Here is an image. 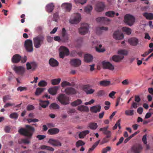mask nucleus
I'll list each match as a JSON object with an SVG mask.
<instances>
[{"label": "nucleus", "instance_id": "1", "mask_svg": "<svg viewBox=\"0 0 153 153\" xmlns=\"http://www.w3.org/2000/svg\"><path fill=\"white\" fill-rule=\"evenodd\" d=\"M35 131L34 128L29 125H26L25 128H21L18 130V132L21 134L27 137L26 139L21 140V142L25 144H29L30 142L28 140L31 139Z\"/></svg>", "mask_w": 153, "mask_h": 153}, {"label": "nucleus", "instance_id": "2", "mask_svg": "<svg viewBox=\"0 0 153 153\" xmlns=\"http://www.w3.org/2000/svg\"><path fill=\"white\" fill-rule=\"evenodd\" d=\"M45 36L43 35L40 34L33 38L34 46L37 48H39L44 44Z\"/></svg>", "mask_w": 153, "mask_h": 153}, {"label": "nucleus", "instance_id": "3", "mask_svg": "<svg viewBox=\"0 0 153 153\" xmlns=\"http://www.w3.org/2000/svg\"><path fill=\"white\" fill-rule=\"evenodd\" d=\"M124 21L126 24L131 26L134 23L135 18L131 15L129 14H126L124 16Z\"/></svg>", "mask_w": 153, "mask_h": 153}, {"label": "nucleus", "instance_id": "4", "mask_svg": "<svg viewBox=\"0 0 153 153\" xmlns=\"http://www.w3.org/2000/svg\"><path fill=\"white\" fill-rule=\"evenodd\" d=\"M58 101L63 105H66L69 103V97L64 94H59L57 97Z\"/></svg>", "mask_w": 153, "mask_h": 153}, {"label": "nucleus", "instance_id": "5", "mask_svg": "<svg viewBox=\"0 0 153 153\" xmlns=\"http://www.w3.org/2000/svg\"><path fill=\"white\" fill-rule=\"evenodd\" d=\"M89 28V25L88 24H82L78 29L79 32L81 35H85L88 32Z\"/></svg>", "mask_w": 153, "mask_h": 153}, {"label": "nucleus", "instance_id": "6", "mask_svg": "<svg viewBox=\"0 0 153 153\" xmlns=\"http://www.w3.org/2000/svg\"><path fill=\"white\" fill-rule=\"evenodd\" d=\"M91 85L89 84H87L82 86V90L86 92V94H91L95 91L94 89L91 88Z\"/></svg>", "mask_w": 153, "mask_h": 153}, {"label": "nucleus", "instance_id": "7", "mask_svg": "<svg viewBox=\"0 0 153 153\" xmlns=\"http://www.w3.org/2000/svg\"><path fill=\"white\" fill-rule=\"evenodd\" d=\"M59 49L61 51L59 54L60 58H63L65 55L66 56L69 55V50L66 47L64 46H61L60 47Z\"/></svg>", "mask_w": 153, "mask_h": 153}, {"label": "nucleus", "instance_id": "8", "mask_svg": "<svg viewBox=\"0 0 153 153\" xmlns=\"http://www.w3.org/2000/svg\"><path fill=\"white\" fill-rule=\"evenodd\" d=\"M25 46L27 51L32 52L33 51L32 41L30 39H27L25 42Z\"/></svg>", "mask_w": 153, "mask_h": 153}, {"label": "nucleus", "instance_id": "9", "mask_svg": "<svg viewBox=\"0 0 153 153\" xmlns=\"http://www.w3.org/2000/svg\"><path fill=\"white\" fill-rule=\"evenodd\" d=\"M96 21L97 22L104 23L106 25L109 24L111 21L110 19L104 17H98L96 19Z\"/></svg>", "mask_w": 153, "mask_h": 153}, {"label": "nucleus", "instance_id": "10", "mask_svg": "<svg viewBox=\"0 0 153 153\" xmlns=\"http://www.w3.org/2000/svg\"><path fill=\"white\" fill-rule=\"evenodd\" d=\"M74 18L71 19L70 20V22L72 24H77L79 23L81 19V16L78 13H76L74 14Z\"/></svg>", "mask_w": 153, "mask_h": 153}, {"label": "nucleus", "instance_id": "11", "mask_svg": "<svg viewBox=\"0 0 153 153\" xmlns=\"http://www.w3.org/2000/svg\"><path fill=\"white\" fill-rule=\"evenodd\" d=\"M103 67L104 69L113 70L114 69V66L110 62L103 61L102 62Z\"/></svg>", "mask_w": 153, "mask_h": 153}, {"label": "nucleus", "instance_id": "12", "mask_svg": "<svg viewBox=\"0 0 153 153\" xmlns=\"http://www.w3.org/2000/svg\"><path fill=\"white\" fill-rule=\"evenodd\" d=\"M113 37L114 39L116 40H120L123 39L124 36L123 33H122L118 30L115 31L113 34Z\"/></svg>", "mask_w": 153, "mask_h": 153}, {"label": "nucleus", "instance_id": "13", "mask_svg": "<svg viewBox=\"0 0 153 153\" xmlns=\"http://www.w3.org/2000/svg\"><path fill=\"white\" fill-rule=\"evenodd\" d=\"M64 92L68 95H73L76 93V89L71 87L66 88L64 90Z\"/></svg>", "mask_w": 153, "mask_h": 153}, {"label": "nucleus", "instance_id": "14", "mask_svg": "<svg viewBox=\"0 0 153 153\" xmlns=\"http://www.w3.org/2000/svg\"><path fill=\"white\" fill-rule=\"evenodd\" d=\"M48 143L53 146H60L62 145L61 143L59 140L53 139H49L48 141Z\"/></svg>", "mask_w": 153, "mask_h": 153}, {"label": "nucleus", "instance_id": "15", "mask_svg": "<svg viewBox=\"0 0 153 153\" xmlns=\"http://www.w3.org/2000/svg\"><path fill=\"white\" fill-rule=\"evenodd\" d=\"M108 126H107L100 129V131H102L104 134L106 135V137L107 138L110 137L111 134V131L108 130Z\"/></svg>", "mask_w": 153, "mask_h": 153}, {"label": "nucleus", "instance_id": "16", "mask_svg": "<svg viewBox=\"0 0 153 153\" xmlns=\"http://www.w3.org/2000/svg\"><path fill=\"white\" fill-rule=\"evenodd\" d=\"M105 8V5L103 3L98 2L96 5L95 10L98 12H100L103 10Z\"/></svg>", "mask_w": 153, "mask_h": 153}, {"label": "nucleus", "instance_id": "17", "mask_svg": "<svg viewBox=\"0 0 153 153\" xmlns=\"http://www.w3.org/2000/svg\"><path fill=\"white\" fill-rule=\"evenodd\" d=\"M13 70L15 71L17 74L22 75L24 72V68L22 66H15L13 68Z\"/></svg>", "mask_w": 153, "mask_h": 153}, {"label": "nucleus", "instance_id": "18", "mask_svg": "<svg viewBox=\"0 0 153 153\" xmlns=\"http://www.w3.org/2000/svg\"><path fill=\"white\" fill-rule=\"evenodd\" d=\"M128 41L131 45L133 46H136L139 42L138 39L136 38H131L128 39Z\"/></svg>", "mask_w": 153, "mask_h": 153}, {"label": "nucleus", "instance_id": "19", "mask_svg": "<svg viewBox=\"0 0 153 153\" xmlns=\"http://www.w3.org/2000/svg\"><path fill=\"white\" fill-rule=\"evenodd\" d=\"M143 149L141 145H138L134 146L132 147V149L135 153H140L141 152Z\"/></svg>", "mask_w": 153, "mask_h": 153}, {"label": "nucleus", "instance_id": "20", "mask_svg": "<svg viewBox=\"0 0 153 153\" xmlns=\"http://www.w3.org/2000/svg\"><path fill=\"white\" fill-rule=\"evenodd\" d=\"M71 63L74 66H79L81 64V62L79 59H74L71 60Z\"/></svg>", "mask_w": 153, "mask_h": 153}, {"label": "nucleus", "instance_id": "21", "mask_svg": "<svg viewBox=\"0 0 153 153\" xmlns=\"http://www.w3.org/2000/svg\"><path fill=\"white\" fill-rule=\"evenodd\" d=\"M58 88H59L58 86H54L48 90V92L50 94L54 95L57 94Z\"/></svg>", "mask_w": 153, "mask_h": 153}, {"label": "nucleus", "instance_id": "22", "mask_svg": "<svg viewBox=\"0 0 153 153\" xmlns=\"http://www.w3.org/2000/svg\"><path fill=\"white\" fill-rule=\"evenodd\" d=\"M59 131V129L57 128H51L48 131V134L50 135H54L57 134Z\"/></svg>", "mask_w": 153, "mask_h": 153}, {"label": "nucleus", "instance_id": "23", "mask_svg": "<svg viewBox=\"0 0 153 153\" xmlns=\"http://www.w3.org/2000/svg\"><path fill=\"white\" fill-rule=\"evenodd\" d=\"M21 59V56L19 54H16L14 55L12 59V61L14 63H18Z\"/></svg>", "mask_w": 153, "mask_h": 153}, {"label": "nucleus", "instance_id": "24", "mask_svg": "<svg viewBox=\"0 0 153 153\" xmlns=\"http://www.w3.org/2000/svg\"><path fill=\"white\" fill-rule=\"evenodd\" d=\"M62 39L64 42L67 41L68 40V37L67 34L66 30L64 28L62 29Z\"/></svg>", "mask_w": 153, "mask_h": 153}, {"label": "nucleus", "instance_id": "25", "mask_svg": "<svg viewBox=\"0 0 153 153\" xmlns=\"http://www.w3.org/2000/svg\"><path fill=\"white\" fill-rule=\"evenodd\" d=\"M72 5L70 4L64 3L61 6L62 7L65 9L66 11L69 12L71 10Z\"/></svg>", "mask_w": 153, "mask_h": 153}, {"label": "nucleus", "instance_id": "26", "mask_svg": "<svg viewBox=\"0 0 153 153\" xmlns=\"http://www.w3.org/2000/svg\"><path fill=\"white\" fill-rule=\"evenodd\" d=\"M54 6L52 3L48 4L46 6V10L48 13L52 12L54 9Z\"/></svg>", "mask_w": 153, "mask_h": 153}, {"label": "nucleus", "instance_id": "27", "mask_svg": "<svg viewBox=\"0 0 153 153\" xmlns=\"http://www.w3.org/2000/svg\"><path fill=\"white\" fill-rule=\"evenodd\" d=\"M84 60L85 62H91L92 61L93 57V56L90 54H85L84 56Z\"/></svg>", "mask_w": 153, "mask_h": 153}, {"label": "nucleus", "instance_id": "28", "mask_svg": "<svg viewBox=\"0 0 153 153\" xmlns=\"http://www.w3.org/2000/svg\"><path fill=\"white\" fill-rule=\"evenodd\" d=\"M49 64L52 67L57 66L58 65V62L53 58H51L49 61Z\"/></svg>", "mask_w": 153, "mask_h": 153}, {"label": "nucleus", "instance_id": "29", "mask_svg": "<svg viewBox=\"0 0 153 153\" xmlns=\"http://www.w3.org/2000/svg\"><path fill=\"white\" fill-rule=\"evenodd\" d=\"M101 108V106L100 105L94 106L91 107L90 108V111L91 112L97 113L100 111Z\"/></svg>", "mask_w": 153, "mask_h": 153}, {"label": "nucleus", "instance_id": "30", "mask_svg": "<svg viewBox=\"0 0 153 153\" xmlns=\"http://www.w3.org/2000/svg\"><path fill=\"white\" fill-rule=\"evenodd\" d=\"M124 56H122L114 55L112 57V60L115 62H119L124 58Z\"/></svg>", "mask_w": 153, "mask_h": 153}, {"label": "nucleus", "instance_id": "31", "mask_svg": "<svg viewBox=\"0 0 153 153\" xmlns=\"http://www.w3.org/2000/svg\"><path fill=\"white\" fill-rule=\"evenodd\" d=\"M49 102V101H43L40 100V101L39 105L43 108H45L47 106Z\"/></svg>", "mask_w": 153, "mask_h": 153}, {"label": "nucleus", "instance_id": "32", "mask_svg": "<svg viewBox=\"0 0 153 153\" xmlns=\"http://www.w3.org/2000/svg\"><path fill=\"white\" fill-rule=\"evenodd\" d=\"M77 110L81 111L88 112L89 111L88 107L83 105L78 106Z\"/></svg>", "mask_w": 153, "mask_h": 153}, {"label": "nucleus", "instance_id": "33", "mask_svg": "<svg viewBox=\"0 0 153 153\" xmlns=\"http://www.w3.org/2000/svg\"><path fill=\"white\" fill-rule=\"evenodd\" d=\"M143 15L147 19L152 20L153 19V14L152 13L146 12L143 13Z\"/></svg>", "mask_w": 153, "mask_h": 153}, {"label": "nucleus", "instance_id": "34", "mask_svg": "<svg viewBox=\"0 0 153 153\" xmlns=\"http://www.w3.org/2000/svg\"><path fill=\"white\" fill-rule=\"evenodd\" d=\"M89 133V130H85L80 132L79 134V136L80 138H83L87 134Z\"/></svg>", "mask_w": 153, "mask_h": 153}, {"label": "nucleus", "instance_id": "35", "mask_svg": "<svg viewBox=\"0 0 153 153\" xmlns=\"http://www.w3.org/2000/svg\"><path fill=\"white\" fill-rule=\"evenodd\" d=\"M45 88H37L35 92V95L36 96H39L44 91Z\"/></svg>", "mask_w": 153, "mask_h": 153}, {"label": "nucleus", "instance_id": "36", "mask_svg": "<svg viewBox=\"0 0 153 153\" xmlns=\"http://www.w3.org/2000/svg\"><path fill=\"white\" fill-rule=\"evenodd\" d=\"M88 126L90 129L94 130L97 128L98 126L96 123H90L89 124Z\"/></svg>", "mask_w": 153, "mask_h": 153}, {"label": "nucleus", "instance_id": "37", "mask_svg": "<svg viewBox=\"0 0 153 153\" xmlns=\"http://www.w3.org/2000/svg\"><path fill=\"white\" fill-rule=\"evenodd\" d=\"M82 102L81 100L78 99L71 103V105L73 106H76L81 104Z\"/></svg>", "mask_w": 153, "mask_h": 153}, {"label": "nucleus", "instance_id": "38", "mask_svg": "<svg viewBox=\"0 0 153 153\" xmlns=\"http://www.w3.org/2000/svg\"><path fill=\"white\" fill-rule=\"evenodd\" d=\"M99 83L101 86H106L110 85V82L109 81L103 80L100 81Z\"/></svg>", "mask_w": 153, "mask_h": 153}, {"label": "nucleus", "instance_id": "39", "mask_svg": "<svg viewBox=\"0 0 153 153\" xmlns=\"http://www.w3.org/2000/svg\"><path fill=\"white\" fill-rule=\"evenodd\" d=\"M115 14V13L114 11H109L105 13V15L110 17H114Z\"/></svg>", "mask_w": 153, "mask_h": 153}, {"label": "nucleus", "instance_id": "40", "mask_svg": "<svg viewBox=\"0 0 153 153\" xmlns=\"http://www.w3.org/2000/svg\"><path fill=\"white\" fill-rule=\"evenodd\" d=\"M48 83L44 80L40 81L38 83V85L39 87H45L47 85Z\"/></svg>", "mask_w": 153, "mask_h": 153}, {"label": "nucleus", "instance_id": "41", "mask_svg": "<svg viewBox=\"0 0 153 153\" xmlns=\"http://www.w3.org/2000/svg\"><path fill=\"white\" fill-rule=\"evenodd\" d=\"M108 28L107 27H97V33H101L102 30L106 31L108 30Z\"/></svg>", "mask_w": 153, "mask_h": 153}, {"label": "nucleus", "instance_id": "42", "mask_svg": "<svg viewBox=\"0 0 153 153\" xmlns=\"http://www.w3.org/2000/svg\"><path fill=\"white\" fill-rule=\"evenodd\" d=\"M50 109H58L59 108V106L56 103H52L51 104L50 106Z\"/></svg>", "mask_w": 153, "mask_h": 153}, {"label": "nucleus", "instance_id": "43", "mask_svg": "<svg viewBox=\"0 0 153 153\" xmlns=\"http://www.w3.org/2000/svg\"><path fill=\"white\" fill-rule=\"evenodd\" d=\"M60 81L61 79L59 78L51 80V82L52 85H55L58 84L60 82Z\"/></svg>", "mask_w": 153, "mask_h": 153}, {"label": "nucleus", "instance_id": "44", "mask_svg": "<svg viewBox=\"0 0 153 153\" xmlns=\"http://www.w3.org/2000/svg\"><path fill=\"white\" fill-rule=\"evenodd\" d=\"M122 30L125 32L127 35H130L131 33V30L129 28L126 27H123L122 28Z\"/></svg>", "mask_w": 153, "mask_h": 153}, {"label": "nucleus", "instance_id": "45", "mask_svg": "<svg viewBox=\"0 0 153 153\" xmlns=\"http://www.w3.org/2000/svg\"><path fill=\"white\" fill-rule=\"evenodd\" d=\"M125 114L127 116H132L134 114V110H128L125 111Z\"/></svg>", "mask_w": 153, "mask_h": 153}, {"label": "nucleus", "instance_id": "46", "mask_svg": "<svg viewBox=\"0 0 153 153\" xmlns=\"http://www.w3.org/2000/svg\"><path fill=\"white\" fill-rule=\"evenodd\" d=\"M41 148L42 149H46L51 151H53L54 150V149L53 148L45 145L42 146H41Z\"/></svg>", "mask_w": 153, "mask_h": 153}, {"label": "nucleus", "instance_id": "47", "mask_svg": "<svg viewBox=\"0 0 153 153\" xmlns=\"http://www.w3.org/2000/svg\"><path fill=\"white\" fill-rule=\"evenodd\" d=\"M92 9V6L91 5H88L85 7L84 10L87 13H90Z\"/></svg>", "mask_w": 153, "mask_h": 153}, {"label": "nucleus", "instance_id": "48", "mask_svg": "<svg viewBox=\"0 0 153 153\" xmlns=\"http://www.w3.org/2000/svg\"><path fill=\"white\" fill-rule=\"evenodd\" d=\"M118 53L120 55H126L128 54V51L126 50H120L118 51Z\"/></svg>", "mask_w": 153, "mask_h": 153}, {"label": "nucleus", "instance_id": "49", "mask_svg": "<svg viewBox=\"0 0 153 153\" xmlns=\"http://www.w3.org/2000/svg\"><path fill=\"white\" fill-rule=\"evenodd\" d=\"M9 117L11 119H16L18 118V115L16 113L14 112L10 114Z\"/></svg>", "mask_w": 153, "mask_h": 153}, {"label": "nucleus", "instance_id": "50", "mask_svg": "<svg viewBox=\"0 0 153 153\" xmlns=\"http://www.w3.org/2000/svg\"><path fill=\"white\" fill-rule=\"evenodd\" d=\"M61 85L62 87H64L66 86H71L72 85L69 82L65 81L62 83Z\"/></svg>", "mask_w": 153, "mask_h": 153}, {"label": "nucleus", "instance_id": "51", "mask_svg": "<svg viewBox=\"0 0 153 153\" xmlns=\"http://www.w3.org/2000/svg\"><path fill=\"white\" fill-rule=\"evenodd\" d=\"M28 123H30L32 122H38L39 121L38 119L34 118V119H27Z\"/></svg>", "mask_w": 153, "mask_h": 153}, {"label": "nucleus", "instance_id": "52", "mask_svg": "<svg viewBox=\"0 0 153 153\" xmlns=\"http://www.w3.org/2000/svg\"><path fill=\"white\" fill-rule=\"evenodd\" d=\"M31 64L32 67V71H35L37 67V64L35 62H31Z\"/></svg>", "mask_w": 153, "mask_h": 153}, {"label": "nucleus", "instance_id": "53", "mask_svg": "<svg viewBox=\"0 0 153 153\" xmlns=\"http://www.w3.org/2000/svg\"><path fill=\"white\" fill-rule=\"evenodd\" d=\"M85 143L82 140H78L77 142L76 145L77 147H78L80 146H82L84 145Z\"/></svg>", "mask_w": 153, "mask_h": 153}, {"label": "nucleus", "instance_id": "54", "mask_svg": "<svg viewBox=\"0 0 153 153\" xmlns=\"http://www.w3.org/2000/svg\"><path fill=\"white\" fill-rule=\"evenodd\" d=\"M105 94V91L103 90H100L97 93V96H101Z\"/></svg>", "mask_w": 153, "mask_h": 153}, {"label": "nucleus", "instance_id": "55", "mask_svg": "<svg viewBox=\"0 0 153 153\" xmlns=\"http://www.w3.org/2000/svg\"><path fill=\"white\" fill-rule=\"evenodd\" d=\"M76 3H80L82 4H83L86 2V0H75Z\"/></svg>", "mask_w": 153, "mask_h": 153}, {"label": "nucleus", "instance_id": "56", "mask_svg": "<svg viewBox=\"0 0 153 153\" xmlns=\"http://www.w3.org/2000/svg\"><path fill=\"white\" fill-rule=\"evenodd\" d=\"M95 49H96V51L97 52H99V53L103 52H104L105 51V50L104 48H98L97 46H96L95 47Z\"/></svg>", "mask_w": 153, "mask_h": 153}, {"label": "nucleus", "instance_id": "57", "mask_svg": "<svg viewBox=\"0 0 153 153\" xmlns=\"http://www.w3.org/2000/svg\"><path fill=\"white\" fill-rule=\"evenodd\" d=\"M110 150L111 147L109 146H107L102 149V153H106L107 151H109Z\"/></svg>", "mask_w": 153, "mask_h": 153}, {"label": "nucleus", "instance_id": "58", "mask_svg": "<svg viewBox=\"0 0 153 153\" xmlns=\"http://www.w3.org/2000/svg\"><path fill=\"white\" fill-rule=\"evenodd\" d=\"M26 68L27 70L31 69L32 71V67L31 66V62L30 63L27 62L26 63Z\"/></svg>", "mask_w": 153, "mask_h": 153}, {"label": "nucleus", "instance_id": "59", "mask_svg": "<svg viewBox=\"0 0 153 153\" xmlns=\"http://www.w3.org/2000/svg\"><path fill=\"white\" fill-rule=\"evenodd\" d=\"M26 108L27 111H29L33 110L34 107L32 105H29L27 106Z\"/></svg>", "mask_w": 153, "mask_h": 153}, {"label": "nucleus", "instance_id": "60", "mask_svg": "<svg viewBox=\"0 0 153 153\" xmlns=\"http://www.w3.org/2000/svg\"><path fill=\"white\" fill-rule=\"evenodd\" d=\"M138 105H139L138 103L133 102L131 104V107L132 108H137Z\"/></svg>", "mask_w": 153, "mask_h": 153}, {"label": "nucleus", "instance_id": "61", "mask_svg": "<svg viewBox=\"0 0 153 153\" xmlns=\"http://www.w3.org/2000/svg\"><path fill=\"white\" fill-rule=\"evenodd\" d=\"M46 136L45 135H38L36 136V137L39 139V140H43L46 137Z\"/></svg>", "mask_w": 153, "mask_h": 153}, {"label": "nucleus", "instance_id": "62", "mask_svg": "<svg viewBox=\"0 0 153 153\" xmlns=\"http://www.w3.org/2000/svg\"><path fill=\"white\" fill-rule=\"evenodd\" d=\"M120 121L121 120L120 119H119L116 122V123L115 124V125L113 127V130H115L116 129H117L118 126V125L120 124Z\"/></svg>", "mask_w": 153, "mask_h": 153}, {"label": "nucleus", "instance_id": "63", "mask_svg": "<svg viewBox=\"0 0 153 153\" xmlns=\"http://www.w3.org/2000/svg\"><path fill=\"white\" fill-rule=\"evenodd\" d=\"M146 136V134H145L143 136L142 139V140L145 144H146L147 143Z\"/></svg>", "mask_w": 153, "mask_h": 153}, {"label": "nucleus", "instance_id": "64", "mask_svg": "<svg viewBox=\"0 0 153 153\" xmlns=\"http://www.w3.org/2000/svg\"><path fill=\"white\" fill-rule=\"evenodd\" d=\"M141 100V99L140 97L138 95H135V101L137 102H139Z\"/></svg>", "mask_w": 153, "mask_h": 153}]
</instances>
